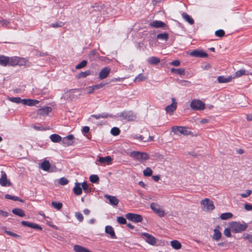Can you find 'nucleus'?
<instances>
[{"label": "nucleus", "instance_id": "1", "mask_svg": "<svg viewBox=\"0 0 252 252\" xmlns=\"http://www.w3.org/2000/svg\"><path fill=\"white\" fill-rule=\"evenodd\" d=\"M229 226L231 228V231L234 233H241L246 230L248 226L246 222L241 223L234 221L230 222Z\"/></svg>", "mask_w": 252, "mask_h": 252}, {"label": "nucleus", "instance_id": "2", "mask_svg": "<svg viewBox=\"0 0 252 252\" xmlns=\"http://www.w3.org/2000/svg\"><path fill=\"white\" fill-rule=\"evenodd\" d=\"M129 156L135 160L143 162L149 158V156L147 153L138 151H133L129 153Z\"/></svg>", "mask_w": 252, "mask_h": 252}, {"label": "nucleus", "instance_id": "3", "mask_svg": "<svg viewBox=\"0 0 252 252\" xmlns=\"http://www.w3.org/2000/svg\"><path fill=\"white\" fill-rule=\"evenodd\" d=\"M172 131L175 134H183L188 135L192 134V132L189 128L182 126H174L172 127Z\"/></svg>", "mask_w": 252, "mask_h": 252}, {"label": "nucleus", "instance_id": "4", "mask_svg": "<svg viewBox=\"0 0 252 252\" xmlns=\"http://www.w3.org/2000/svg\"><path fill=\"white\" fill-rule=\"evenodd\" d=\"M202 209L204 211H211L215 209L213 202L208 198H205L201 201Z\"/></svg>", "mask_w": 252, "mask_h": 252}, {"label": "nucleus", "instance_id": "5", "mask_svg": "<svg viewBox=\"0 0 252 252\" xmlns=\"http://www.w3.org/2000/svg\"><path fill=\"white\" fill-rule=\"evenodd\" d=\"M190 105L191 109L194 110H202L205 108V103L199 99H193Z\"/></svg>", "mask_w": 252, "mask_h": 252}, {"label": "nucleus", "instance_id": "6", "mask_svg": "<svg viewBox=\"0 0 252 252\" xmlns=\"http://www.w3.org/2000/svg\"><path fill=\"white\" fill-rule=\"evenodd\" d=\"M151 209L159 217H163L165 215V213L162 208L156 203H152L151 204Z\"/></svg>", "mask_w": 252, "mask_h": 252}, {"label": "nucleus", "instance_id": "7", "mask_svg": "<svg viewBox=\"0 0 252 252\" xmlns=\"http://www.w3.org/2000/svg\"><path fill=\"white\" fill-rule=\"evenodd\" d=\"M126 218L134 223L141 222L143 220V217L141 215L134 214V213H127L126 215Z\"/></svg>", "mask_w": 252, "mask_h": 252}, {"label": "nucleus", "instance_id": "8", "mask_svg": "<svg viewBox=\"0 0 252 252\" xmlns=\"http://www.w3.org/2000/svg\"><path fill=\"white\" fill-rule=\"evenodd\" d=\"M120 117H122L127 121H133L136 119V115L131 111H124L121 113Z\"/></svg>", "mask_w": 252, "mask_h": 252}, {"label": "nucleus", "instance_id": "9", "mask_svg": "<svg viewBox=\"0 0 252 252\" xmlns=\"http://www.w3.org/2000/svg\"><path fill=\"white\" fill-rule=\"evenodd\" d=\"M177 107V103L176 101V99L174 97L172 98V103L167 105L165 107V111L167 113L171 115L173 112L176 110Z\"/></svg>", "mask_w": 252, "mask_h": 252}, {"label": "nucleus", "instance_id": "10", "mask_svg": "<svg viewBox=\"0 0 252 252\" xmlns=\"http://www.w3.org/2000/svg\"><path fill=\"white\" fill-rule=\"evenodd\" d=\"M0 185L2 187L11 186L10 181L7 179L6 174L4 171H1V177L0 178Z\"/></svg>", "mask_w": 252, "mask_h": 252}, {"label": "nucleus", "instance_id": "11", "mask_svg": "<svg viewBox=\"0 0 252 252\" xmlns=\"http://www.w3.org/2000/svg\"><path fill=\"white\" fill-rule=\"evenodd\" d=\"M189 55L191 57L197 58H205L208 56L207 53L202 50H194L189 53Z\"/></svg>", "mask_w": 252, "mask_h": 252}, {"label": "nucleus", "instance_id": "12", "mask_svg": "<svg viewBox=\"0 0 252 252\" xmlns=\"http://www.w3.org/2000/svg\"><path fill=\"white\" fill-rule=\"evenodd\" d=\"M142 235L144 237L146 242L152 245H154L156 244L157 241L156 239L147 233H143L142 234Z\"/></svg>", "mask_w": 252, "mask_h": 252}, {"label": "nucleus", "instance_id": "13", "mask_svg": "<svg viewBox=\"0 0 252 252\" xmlns=\"http://www.w3.org/2000/svg\"><path fill=\"white\" fill-rule=\"evenodd\" d=\"M74 136L72 134L68 135L62 139V142L63 145L65 146H68L72 145L73 143L72 141L74 139Z\"/></svg>", "mask_w": 252, "mask_h": 252}, {"label": "nucleus", "instance_id": "14", "mask_svg": "<svg viewBox=\"0 0 252 252\" xmlns=\"http://www.w3.org/2000/svg\"><path fill=\"white\" fill-rule=\"evenodd\" d=\"M111 69L109 67L103 68L99 73V78L100 79H104L108 77L110 73Z\"/></svg>", "mask_w": 252, "mask_h": 252}, {"label": "nucleus", "instance_id": "15", "mask_svg": "<svg viewBox=\"0 0 252 252\" xmlns=\"http://www.w3.org/2000/svg\"><path fill=\"white\" fill-rule=\"evenodd\" d=\"M11 64L12 65H28L29 66V64H28V60H27L26 59L23 58H18L14 60L13 62H11Z\"/></svg>", "mask_w": 252, "mask_h": 252}, {"label": "nucleus", "instance_id": "16", "mask_svg": "<svg viewBox=\"0 0 252 252\" xmlns=\"http://www.w3.org/2000/svg\"><path fill=\"white\" fill-rule=\"evenodd\" d=\"M104 196L105 198L109 200V203L112 205L117 206L119 203V200L115 196L105 194Z\"/></svg>", "mask_w": 252, "mask_h": 252}, {"label": "nucleus", "instance_id": "17", "mask_svg": "<svg viewBox=\"0 0 252 252\" xmlns=\"http://www.w3.org/2000/svg\"><path fill=\"white\" fill-rule=\"evenodd\" d=\"M220 228V225H217L214 229V233L213 235L212 238L216 241H219L221 237V233L219 229Z\"/></svg>", "mask_w": 252, "mask_h": 252}, {"label": "nucleus", "instance_id": "18", "mask_svg": "<svg viewBox=\"0 0 252 252\" xmlns=\"http://www.w3.org/2000/svg\"><path fill=\"white\" fill-rule=\"evenodd\" d=\"M150 26L156 28H163L166 26V24L160 21L155 20L150 23Z\"/></svg>", "mask_w": 252, "mask_h": 252}, {"label": "nucleus", "instance_id": "19", "mask_svg": "<svg viewBox=\"0 0 252 252\" xmlns=\"http://www.w3.org/2000/svg\"><path fill=\"white\" fill-rule=\"evenodd\" d=\"M105 231L106 233L110 235V237L112 239H116V236L114 230L113 228L109 225H107L105 227Z\"/></svg>", "mask_w": 252, "mask_h": 252}, {"label": "nucleus", "instance_id": "20", "mask_svg": "<svg viewBox=\"0 0 252 252\" xmlns=\"http://www.w3.org/2000/svg\"><path fill=\"white\" fill-rule=\"evenodd\" d=\"M50 166L51 164L50 162L48 160H45L41 163L39 167L44 171H48L49 170Z\"/></svg>", "mask_w": 252, "mask_h": 252}, {"label": "nucleus", "instance_id": "21", "mask_svg": "<svg viewBox=\"0 0 252 252\" xmlns=\"http://www.w3.org/2000/svg\"><path fill=\"white\" fill-rule=\"evenodd\" d=\"M233 77L229 76L227 77H225L223 76H220L218 77V81L219 83H225L229 82L231 81Z\"/></svg>", "mask_w": 252, "mask_h": 252}, {"label": "nucleus", "instance_id": "22", "mask_svg": "<svg viewBox=\"0 0 252 252\" xmlns=\"http://www.w3.org/2000/svg\"><path fill=\"white\" fill-rule=\"evenodd\" d=\"M112 159V158L110 156H107L105 157H101L99 158L98 161H99L101 163H106L108 165L111 163Z\"/></svg>", "mask_w": 252, "mask_h": 252}, {"label": "nucleus", "instance_id": "23", "mask_svg": "<svg viewBox=\"0 0 252 252\" xmlns=\"http://www.w3.org/2000/svg\"><path fill=\"white\" fill-rule=\"evenodd\" d=\"M73 250L75 252H92L87 248L78 245L74 246Z\"/></svg>", "mask_w": 252, "mask_h": 252}, {"label": "nucleus", "instance_id": "24", "mask_svg": "<svg viewBox=\"0 0 252 252\" xmlns=\"http://www.w3.org/2000/svg\"><path fill=\"white\" fill-rule=\"evenodd\" d=\"M74 193L77 195H79L82 192V189L81 187V184L79 183H75V186L73 189Z\"/></svg>", "mask_w": 252, "mask_h": 252}, {"label": "nucleus", "instance_id": "25", "mask_svg": "<svg viewBox=\"0 0 252 252\" xmlns=\"http://www.w3.org/2000/svg\"><path fill=\"white\" fill-rule=\"evenodd\" d=\"M52 110V108L50 107H46L43 108H40L38 110V114L44 116L47 115Z\"/></svg>", "mask_w": 252, "mask_h": 252}, {"label": "nucleus", "instance_id": "26", "mask_svg": "<svg viewBox=\"0 0 252 252\" xmlns=\"http://www.w3.org/2000/svg\"><path fill=\"white\" fill-rule=\"evenodd\" d=\"M39 103V101L36 99H24V104L28 106H34Z\"/></svg>", "mask_w": 252, "mask_h": 252}, {"label": "nucleus", "instance_id": "27", "mask_svg": "<svg viewBox=\"0 0 252 252\" xmlns=\"http://www.w3.org/2000/svg\"><path fill=\"white\" fill-rule=\"evenodd\" d=\"M93 117L95 119L98 120L100 118H107L108 117H113L112 115H109L106 113H102L101 114L98 115H92L91 116V117L89 118V120L91 119V118Z\"/></svg>", "mask_w": 252, "mask_h": 252}, {"label": "nucleus", "instance_id": "28", "mask_svg": "<svg viewBox=\"0 0 252 252\" xmlns=\"http://www.w3.org/2000/svg\"><path fill=\"white\" fill-rule=\"evenodd\" d=\"M245 74H251V75H252V73H250L247 71H246L245 69H240L239 70H238L237 71L235 74H234V76L233 78H238V77H240L244 75H245Z\"/></svg>", "mask_w": 252, "mask_h": 252}, {"label": "nucleus", "instance_id": "29", "mask_svg": "<svg viewBox=\"0 0 252 252\" xmlns=\"http://www.w3.org/2000/svg\"><path fill=\"white\" fill-rule=\"evenodd\" d=\"M148 63L152 65H156L160 62V59L156 57H151L148 59Z\"/></svg>", "mask_w": 252, "mask_h": 252}, {"label": "nucleus", "instance_id": "30", "mask_svg": "<svg viewBox=\"0 0 252 252\" xmlns=\"http://www.w3.org/2000/svg\"><path fill=\"white\" fill-rule=\"evenodd\" d=\"M12 212L14 214L21 217H23L25 216L24 211L22 209L20 208L13 209Z\"/></svg>", "mask_w": 252, "mask_h": 252}, {"label": "nucleus", "instance_id": "31", "mask_svg": "<svg viewBox=\"0 0 252 252\" xmlns=\"http://www.w3.org/2000/svg\"><path fill=\"white\" fill-rule=\"evenodd\" d=\"M50 138L51 140L54 143H58L62 141V137L57 134H53L51 135Z\"/></svg>", "mask_w": 252, "mask_h": 252}, {"label": "nucleus", "instance_id": "32", "mask_svg": "<svg viewBox=\"0 0 252 252\" xmlns=\"http://www.w3.org/2000/svg\"><path fill=\"white\" fill-rule=\"evenodd\" d=\"M183 18L187 21L189 24L192 25L194 23V20L187 13L183 12L182 14Z\"/></svg>", "mask_w": 252, "mask_h": 252}, {"label": "nucleus", "instance_id": "33", "mask_svg": "<svg viewBox=\"0 0 252 252\" xmlns=\"http://www.w3.org/2000/svg\"><path fill=\"white\" fill-rule=\"evenodd\" d=\"M8 100L9 101L14 102L16 103H22L24 104V99H21L19 97H8Z\"/></svg>", "mask_w": 252, "mask_h": 252}, {"label": "nucleus", "instance_id": "34", "mask_svg": "<svg viewBox=\"0 0 252 252\" xmlns=\"http://www.w3.org/2000/svg\"><path fill=\"white\" fill-rule=\"evenodd\" d=\"M5 198L7 199H11L14 201H18L21 202H24V201L23 200L21 199L18 196H12L8 194H6L5 195Z\"/></svg>", "mask_w": 252, "mask_h": 252}, {"label": "nucleus", "instance_id": "35", "mask_svg": "<svg viewBox=\"0 0 252 252\" xmlns=\"http://www.w3.org/2000/svg\"><path fill=\"white\" fill-rule=\"evenodd\" d=\"M232 217L233 215L231 213L227 212L221 214L220 216V218L222 220H226L232 218Z\"/></svg>", "mask_w": 252, "mask_h": 252}, {"label": "nucleus", "instance_id": "36", "mask_svg": "<svg viewBox=\"0 0 252 252\" xmlns=\"http://www.w3.org/2000/svg\"><path fill=\"white\" fill-rule=\"evenodd\" d=\"M171 71L172 73H176V74H179L181 75H184L185 73V69L184 68H178V69L172 68L171 69Z\"/></svg>", "mask_w": 252, "mask_h": 252}, {"label": "nucleus", "instance_id": "37", "mask_svg": "<svg viewBox=\"0 0 252 252\" xmlns=\"http://www.w3.org/2000/svg\"><path fill=\"white\" fill-rule=\"evenodd\" d=\"M171 245L173 248L176 250L180 249L182 247L181 243L177 240L172 241Z\"/></svg>", "mask_w": 252, "mask_h": 252}, {"label": "nucleus", "instance_id": "38", "mask_svg": "<svg viewBox=\"0 0 252 252\" xmlns=\"http://www.w3.org/2000/svg\"><path fill=\"white\" fill-rule=\"evenodd\" d=\"M157 38L162 40H167L168 38V34L167 32L158 34L157 36Z\"/></svg>", "mask_w": 252, "mask_h": 252}, {"label": "nucleus", "instance_id": "39", "mask_svg": "<svg viewBox=\"0 0 252 252\" xmlns=\"http://www.w3.org/2000/svg\"><path fill=\"white\" fill-rule=\"evenodd\" d=\"M9 62V58L4 56L0 57V64L5 66Z\"/></svg>", "mask_w": 252, "mask_h": 252}, {"label": "nucleus", "instance_id": "40", "mask_svg": "<svg viewBox=\"0 0 252 252\" xmlns=\"http://www.w3.org/2000/svg\"><path fill=\"white\" fill-rule=\"evenodd\" d=\"M51 204H52V206L54 208H55L58 210H61L63 207V204L61 202H57L55 201H52Z\"/></svg>", "mask_w": 252, "mask_h": 252}, {"label": "nucleus", "instance_id": "41", "mask_svg": "<svg viewBox=\"0 0 252 252\" xmlns=\"http://www.w3.org/2000/svg\"><path fill=\"white\" fill-rule=\"evenodd\" d=\"M153 173L152 170L150 167H147L143 171V175L145 177H149L152 176Z\"/></svg>", "mask_w": 252, "mask_h": 252}, {"label": "nucleus", "instance_id": "42", "mask_svg": "<svg viewBox=\"0 0 252 252\" xmlns=\"http://www.w3.org/2000/svg\"><path fill=\"white\" fill-rule=\"evenodd\" d=\"M90 180L92 183H96L99 181V177L96 175H92L90 177Z\"/></svg>", "mask_w": 252, "mask_h": 252}, {"label": "nucleus", "instance_id": "43", "mask_svg": "<svg viewBox=\"0 0 252 252\" xmlns=\"http://www.w3.org/2000/svg\"><path fill=\"white\" fill-rule=\"evenodd\" d=\"M120 133V130L119 128L117 127H114L111 130V133L114 136L118 135Z\"/></svg>", "mask_w": 252, "mask_h": 252}, {"label": "nucleus", "instance_id": "44", "mask_svg": "<svg viewBox=\"0 0 252 252\" xmlns=\"http://www.w3.org/2000/svg\"><path fill=\"white\" fill-rule=\"evenodd\" d=\"M146 79V78L142 74H139L135 78L134 81H144Z\"/></svg>", "mask_w": 252, "mask_h": 252}, {"label": "nucleus", "instance_id": "45", "mask_svg": "<svg viewBox=\"0 0 252 252\" xmlns=\"http://www.w3.org/2000/svg\"><path fill=\"white\" fill-rule=\"evenodd\" d=\"M104 86V84L100 83L97 85H95L94 86H93L92 87V89L89 92V93H91L93 92V91L97 89H99L102 87H103Z\"/></svg>", "mask_w": 252, "mask_h": 252}, {"label": "nucleus", "instance_id": "46", "mask_svg": "<svg viewBox=\"0 0 252 252\" xmlns=\"http://www.w3.org/2000/svg\"><path fill=\"white\" fill-rule=\"evenodd\" d=\"M96 54V51L95 50H93L88 55V58L91 61H94L95 59V56Z\"/></svg>", "mask_w": 252, "mask_h": 252}, {"label": "nucleus", "instance_id": "47", "mask_svg": "<svg viewBox=\"0 0 252 252\" xmlns=\"http://www.w3.org/2000/svg\"><path fill=\"white\" fill-rule=\"evenodd\" d=\"M225 32L222 30H219L215 32V35L220 37H222L224 36Z\"/></svg>", "mask_w": 252, "mask_h": 252}, {"label": "nucleus", "instance_id": "48", "mask_svg": "<svg viewBox=\"0 0 252 252\" xmlns=\"http://www.w3.org/2000/svg\"><path fill=\"white\" fill-rule=\"evenodd\" d=\"M87 64V62L86 60L82 61L81 63H80L78 64H77L76 66V69H81L85 66H86Z\"/></svg>", "mask_w": 252, "mask_h": 252}, {"label": "nucleus", "instance_id": "49", "mask_svg": "<svg viewBox=\"0 0 252 252\" xmlns=\"http://www.w3.org/2000/svg\"><path fill=\"white\" fill-rule=\"evenodd\" d=\"M117 220L119 224H126V219L123 217H117Z\"/></svg>", "mask_w": 252, "mask_h": 252}, {"label": "nucleus", "instance_id": "50", "mask_svg": "<svg viewBox=\"0 0 252 252\" xmlns=\"http://www.w3.org/2000/svg\"><path fill=\"white\" fill-rule=\"evenodd\" d=\"M75 216L79 221L82 222L83 220L84 217L80 212H77L75 213Z\"/></svg>", "mask_w": 252, "mask_h": 252}, {"label": "nucleus", "instance_id": "51", "mask_svg": "<svg viewBox=\"0 0 252 252\" xmlns=\"http://www.w3.org/2000/svg\"><path fill=\"white\" fill-rule=\"evenodd\" d=\"M231 228L230 227L229 228H226L224 230V234L227 237H230L231 236Z\"/></svg>", "mask_w": 252, "mask_h": 252}, {"label": "nucleus", "instance_id": "52", "mask_svg": "<svg viewBox=\"0 0 252 252\" xmlns=\"http://www.w3.org/2000/svg\"><path fill=\"white\" fill-rule=\"evenodd\" d=\"M90 74L91 72L89 70H87L84 72H81L80 73H79V77L81 78L86 77L87 76L90 75Z\"/></svg>", "mask_w": 252, "mask_h": 252}, {"label": "nucleus", "instance_id": "53", "mask_svg": "<svg viewBox=\"0 0 252 252\" xmlns=\"http://www.w3.org/2000/svg\"><path fill=\"white\" fill-rule=\"evenodd\" d=\"M68 180L64 177L60 178L59 181V184L62 185H65L68 183Z\"/></svg>", "mask_w": 252, "mask_h": 252}, {"label": "nucleus", "instance_id": "54", "mask_svg": "<svg viewBox=\"0 0 252 252\" xmlns=\"http://www.w3.org/2000/svg\"><path fill=\"white\" fill-rule=\"evenodd\" d=\"M31 228H32L34 229L42 230V228L39 225L34 223H32L31 227Z\"/></svg>", "mask_w": 252, "mask_h": 252}, {"label": "nucleus", "instance_id": "55", "mask_svg": "<svg viewBox=\"0 0 252 252\" xmlns=\"http://www.w3.org/2000/svg\"><path fill=\"white\" fill-rule=\"evenodd\" d=\"M252 193V191L250 189H247L246 190L245 193L241 194V196L243 198H246L250 195Z\"/></svg>", "mask_w": 252, "mask_h": 252}, {"label": "nucleus", "instance_id": "56", "mask_svg": "<svg viewBox=\"0 0 252 252\" xmlns=\"http://www.w3.org/2000/svg\"><path fill=\"white\" fill-rule=\"evenodd\" d=\"M243 238L245 240H248L250 242H252V235L249 234H244Z\"/></svg>", "mask_w": 252, "mask_h": 252}, {"label": "nucleus", "instance_id": "57", "mask_svg": "<svg viewBox=\"0 0 252 252\" xmlns=\"http://www.w3.org/2000/svg\"><path fill=\"white\" fill-rule=\"evenodd\" d=\"M82 189H83L85 192L88 191V186L87 185V182H83L82 184Z\"/></svg>", "mask_w": 252, "mask_h": 252}, {"label": "nucleus", "instance_id": "58", "mask_svg": "<svg viewBox=\"0 0 252 252\" xmlns=\"http://www.w3.org/2000/svg\"><path fill=\"white\" fill-rule=\"evenodd\" d=\"M63 26V23L62 22H57L56 23H53L52 24L51 27L54 28L61 27Z\"/></svg>", "mask_w": 252, "mask_h": 252}, {"label": "nucleus", "instance_id": "59", "mask_svg": "<svg viewBox=\"0 0 252 252\" xmlns=\"http://www.w3.org/2000/svg\"><path fill=\"white\" fill-rule=\"evenodd\" d=\"M171 64L173 66H178L180 65V62L179 60H174L171 63Z\"/></svg>", "mask_w": 252, "mask_h": 252}, {"label": "nucleus", "instance_id": "60", "mask_svg": "<svg viewBox=\"0 0 252 252\" xmlns=\"http://www.w3.org/2000/svg\"><path fill=\"white\" fill-rule=\"evenodd\" d=\"M244 207L247 211H251L252 210V205L250 204H245Z\"/></svg>", "mask_w": 252, "mask_h": 252}, {"label": "nucleus", "instance_id": "61", "mask_svg": "<svg viewBox=\"0 0 252 252\" xmlns=\"http://www.w3.org/2000/svg\"><path fill=\"white\" fill-rule=\"evenodd\" d=\"M32 223V222H30L27 221H22L21 222V223L23 225L26 226L30 227H31Z\"/></svg>", "mask_w": 252, "mask_h": 252}, {"label": "nucleus", "instance_id": "62", "mask_svg": "<svg viewBox=\"0 0 252 252\" xmlns=\"http://www.w3.org/2000/svg\"><path fill=\"white\" fill-rule=\"evenodd\" d=\"M9 22L6 20H0V25L2 27H5L8 25Z\"/></svg>", "mask_w": 252, "mask_h": 252}, {"label": "nucleus", "instance_id": "63", "mask_svg": "<svg viewBox=\"0 0 252 252\" xmlns=\"http://www.w3.org/2000/svg\"><path fill=\"white\" fill-rule=\"evenodd\" d=\"M90 130V127L87 126H84L82 129L83 132L86 133H88Z\"/></svg>", "mask_w": 252, "mask_h": 252}, {"label": "nucleus", "instance_id": "64", "mask_svg": "<svg viewBox=\"0 0 252 252\" xmlns=\"http://www.w3.org/2000/svg\"><path fill=\"white\" fill-rule=\"evenodd\" d=\"M246 119L248 121H252V114H249L246 115Z\"/></svg>", "mask_w": 252, "mask_h": 252}]
</instances>
